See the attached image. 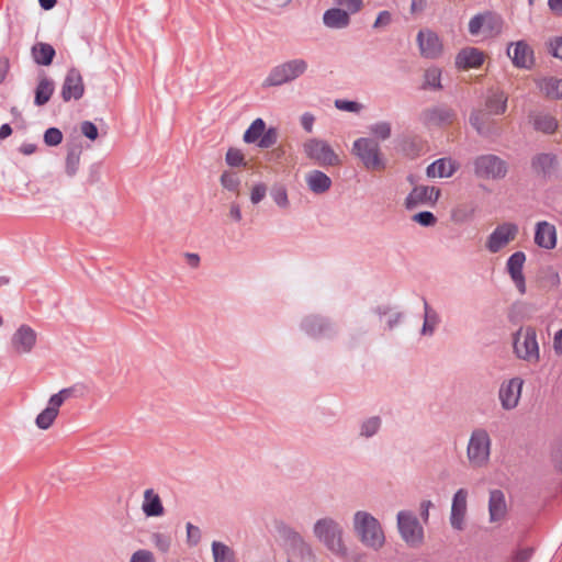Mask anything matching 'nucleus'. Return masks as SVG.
<instances>
[{"mask_svg": "<svg viewBox=\"0 0 562 562\" xmlns=\"http://www.w3.org/2000/svg\"><path fill=\"white\" fill-rule=\"evenodd\" d=\"M425 319L423 325L424 334H431L438 323L437 314L429 307L428 303L424 301Z\"/></svg>", "mask_w": 562, "mask_h": 562, "instance_id": "4c0bfd02", "label": "nucleus"}, {"mask_svg": "<svg viewBox=\"0 0 562 562\" xmlns=\"http://www.w3.org/2000/svg\"><path fill=\"white\" fill-rule=\"evenodd\" d=\"M413 220L423 226H432L436 224L437 220L431 212L424 211L415 214Z\"/></svg>", "mask_w": 562, "mask_h": 562, "instance_id": "de8ad7c7", "label": "nucleus"}, {"mask_svg": "<svg viewBox=\"0 0 562 562\" xmlns=\"http://www.w3.org/2000/svg\"><path fill=\"white\" fill-rule=\"evenodd\" d=\"M85 93V83L80 71L76 68H71L67 71L63 87L61 98L65 102L79 100Z\"/></svg>", "mask_w": 562, "mask_h": 562, "instance_id": "dca6fc26", "label": "nucleus"}, {"mask_svg": "<svg viewBox=\"0 0 562 562\" xmlns=\"http://www.w3.org/2000/svg\"><path fill=\"white\" fill-rule=\"evenodd\" d=\"M131 562H155L150 551L138 550L132 554Z\"/></svg>", "mask_w": 562, "mask_h": 562, "instance_id": "5fc2aeb1", "label": "nucleus"}, {"mask_svg": "<svg viewBox=\"0 0 562 562\" xmlns=\"http://www.w3.org/2000/svg\"><path fill=\"white\" fill-rule=\"evenodd\" d=\"M483 52L475 47H465L456 56V66L462 70L477 68L483 64Z\"/></svg>", "mask_w": 562, "mask_h": 562, "instance_id": "5701e85b", "label": "nucleus"}, {"mask_svg": "<svg viewBox=\"0 0 562 562\" xmlns=\"http://www.w3.org/2000/svg\"><path fill=\"white\" fill-rule=\"evenodd\" d=\"M12 134V128L9 124H3L0 127V139H4Z\"/></svg>", "mask_w": 562, "mask_h": 562, "instance_id": "338daca9", "label": "nucleus"}, {"mask_svg": "<svg viewBox=\"0 0 562 562\" xmlns=\"http://www.w3.org/2000/svg\"><path fill=\"white\" fill-rule=\"evenodd\" d=\"M277 138L278 133L274 128H269L268 131L265 130L263 134L259 139L258 145L261 148H269L277 143Z\"/></svg>", "mask_w": 562, "mask_h": 562, "instance_id": "37998d69", "label": "nucleus"}, {"mask_svg": "<svg viewBox=\"0 0 562 562\" xmlns=\"http://www.w3.org/2000/svg\"><path fill=\"white\" fill-rule=\"evenodd\" d=\"M325 25L328 27L340 29L349 23V14L341 9H329L323 16Z\"/></svg>", "mask_w": 562, "mask_h": 562, "instance_id": "7c9ffc66", "label": "nucleus"}, {"mask_svg": "<svg viewBox=\"0 0 562 562\" xmlns=\"http://www.w3.org/2000/svg\"><path fill=\"white\" fill-rule=\"evenodd\" d=\"M507 54L514 65L519 68H530L533 64V50L525 41L512 43L507 48Z\"/></svg>", "mask_w": 562, "mask_h": 562, "instance_id": "412c9836", "label": "nucleus"}, {"mask_svg": "<svg viewBox=\"0 0 562 562\" xmlns=\"http://www.w3.org/2000/svg\"><path fill=\"white\" fill-rule=\"evenodd\" d=\"M513 346L517 358L529 363H537L539 361V345L536 330L532 327L519 328L514 336Z\"/></svg>", "mask_w": 562, "mask_h": 562, "instance_id": "39448f33", "label": "nucleus"}, {"mask_svg": "<svg viewBox=\"0 0 562 562\" xmlns=\"http://www.w3.org/2000/svg\"><path fill=\"white\" fill-rule=\"evenodd\" d=\"M303 153L307 158L321 166H338L339 156L330 145L319 138H310L303 143Z\"/></svg>", "mask_w": 562, "mask_h": 562, "instance_id": "6e6552de", "label": "nucleus"}, {"mask_svg": "<svg viewBox=\"0 0 562 562\" xmlns=\"http://www.w3.org/2000/svg\"><path fill=\"white\" fill-rule=\"evenodd\" d=\"M537 85L544 97L552 100H562V78H542L538 80Z\"/></svg>", "mask_w": 562, "mask_h": 562, "instance_id": "cd10ccee", "label": "nucleus"}, {"mask_svg": "<svg viewBox=\"0 0 562 562\" xmlns=\"http://www.w3.org/2000/svg\"><path fill=\"white\" fill-rule=\"evenodd\" d=\"M390 22H391V13L389 11H382L379 13V15L374 22V27L387 25Z\"/></svg>", "mask_w": 562, "mask_h": 562, "instance_id": "bf43d9fd", "label": "nucleus"}, {"mask_svg": "<svg viewBox=\"0 0 562 562\" xmlns=\"http://www.w3.org/2000/svg\"><path fill=\"white\" fill-rule=\"evenodd\" d=\"M80 130L81 133L90 140H95L98 138V128L92 122H82L80 125Z\"/></svg>", "mask_w": 562, "mask_h": 562, "instance_id": "8fccbe9b", "label": "nucleus"}, {"mask_svg": "<svg viewBox=\"0 0 562 562\" xmlns=\"http://www.w3.org/2000/svg\"><path fill=\"white\" fill-rule=\"evenodd\" d=\"M335 105L337 109L348 112H359L362 109L361 104L346 100H336Z\"/></svg>", "mask_w": 562, "mask_h": 562, "instance_id": "603ef678", "label": "nucleus"}, {"mask_svg": "<svg viewBox=\"0 0 562 562\" xmlns=\"http://www.w3.org/2000/svg\"><path fill=\"white\" fill-rule=\"evenodd\" d=\"M352 153L361 160L368 170L380 171L385 168L380 146L372 138L361 137L355 140Z\"/></svg>", "mask_w": 562, "mask_h": 562, "instance_id": "0eeeda50", "label": "nucleus"}, {"mask_svg": "<svg viewBox=\"0 0 562 562\" xmlns=\"http://www.w3.org/2000/svg\"><path fill=\"white\" fill-rule=\"evenodd\" d=\"M229 216L233 221L239 222L241 220L240 207L236 203H232L229 206Z\"/></svg>", "mask_w": 562, "mask_h": 562, "instance_id": "680f3d73", "label": "nucleus"}, {"mask_svg": "<svg viewBox=\"0 0 562 562\" xmlns=\"http://www.w3.org/2000/svg\"><path fill=\"white\" fill-rule=\"evenodd\" d=\"M38 2L44 10H50L56 5L57 0H38Z\"/></svg>", "mask_w": 562, "mask_h": 562, "instance_id": "774afa93", "label": "nucleus"}, {"mask_svg": "<svg viewBox=\"0 0 562 562\" xmlns=\"http://www.w3.org/2000/svg\"><path fill=\"white\" fill-rule=\"evenodd\" d=\"M72 395V389H63L58 393L53 394L47 406L36 416L35 425L42 430L49 429L55 423L59 408Z\"/></svg>", "mask_w": 562, "mask_h": 562, "instance_id": "9d476101", "label": "nucleus"}, {"mask_svg": "<svg viewBox=\"0 0 562 562\" xmlns=\"http://www.w3.org/2000/svg\"><path fill=\"white\" fill-rule=\"evenodd\" d=\"M492 439L484 428H475L469 437L467 458L471 467L484 468L491 457Z\"/></svg>", "mask_w": 562, "mask_h": 562, "instance_id": "7ed1b4c3", "label": "nucleus"}, {"mask_svg": "<svg viewBox=\"0 0 562 562\" xmlns=\"http://www.w3.org/2000/svg\"><path fill=\"white\" fill-rule=\"evenodd\" d=\"M313 532L334 554L338 557L347 555V547L342 539V529L336 520L329 517L318 519L314 524Z\"/></svg>", "mask_w": 562, "mask_h": 562, "instance_id": "f03ea898", "label": "nucleus"}, {"mask_svg": "<svg viewBox=\"0 0 562 562\" xmlns=\"http://www.w3.org/2000/svg\"><path fill=\"white\" fill-rule=\"evenodd\" d=\"M305 181L310 190L317 194L326 192L331 186L330 178L319 170L310 171L305 177Z\"/></svg>", "mask_w": 562, "mask_h": 562, "instance_id": "c85d7f7f", "label": "nucleus"}, {"mask_svg": "<svg viewBox=\"0 0 562 562\" xmlns=\"http://www.w3.org/2000/svg\"><path fill=\"white\" fill-rule=\"evenodd\" d=\"M502 29V18L491 12L476 14L469 22V32L471 35H479L482 32L486 36L493 37L498 35Z\"/></svg>", "mask_w": 562, "mask_h": 562, "instance_id": "f8f14e48", "label": "nucleus"}, {"mask_svg": "<svg viewBox=\"0 0 562 562\" xmlns=\"http://www.w3.org/2000/svg\"><path fill=\"white\" fill-rule=\"evenodd\" d=\"M522 386L524 380L518 376L505 380L501 383L498 400L503 409L512 411L518 406Z\"/></svg>", "mask_w": 562, "mask_h": 562, "instance_id": "ddd939ff", "label": "nucleus"}, {"mask_svg": "<svg viewBox=\"0 0 562 562\" xmlns=\"http://www.w3.org/2000/svg\"><path fill=\"white\" fill-rule=\"evenodd\" d=\"M474 173L482 179H502L507 173L506 162L498 156L488 154L474 159Z\"/></svg>", "mask_w": 562, "mask_h": 562, "instance_id": "1a4fd4ad", "label": "nucleus"}, {"mask_svg": "<svg viewBox=\"0 0 562 562\" xmlns=\"http://www.w3.org/2000/svg\"><path fill=\"white\" fill-rule=\"evenodd\" d=\"M441 71L438 68H429L425 72V85L431 89H440Z\"/></svg>", "mask_w": 562, "mask_h": 562, "instance_id": "ea45409f", "label": "nucleus"}, {"mask_svg": "<svg viewBox=\"0 0 562 562\" xmlns=\"http://www.w3.org/2000/svg\"><path fill=\"white\" fill-rule=\"evenodd\" d=\"M440 196V190L436 187L416 186L405 199V206L414 209L422 204H435Z\"/></svg>", "mask_w": 562, "mask_h": 562, "instance_id": "a211bd4d", "label": "nucleus"}, {"mask_svg": "<svg viewBox=\"0 0 562 562\" xmlns=\"http://www.w3.org/2000/svg\"><path fill=\"white\" fill-rule=\"evenodd\" d=\"M558 243V233L554 224L541 221L535 227V244L546 250L555 248Z\"/></svg>", "mask_w": 562, "mask_h": 562, "instance_id": "aec40b11", "label": "nucleus"}, {"mask_svg": "<svg viewBox=\"0 0 562 562\" xmlns=\"http://www.w3.org/2000/svg\"><path fill=\"white\" fill-rule=\"evenodd\" d=\"M417 42L422 56L426 58L434 59L439 57L442 53L443 46L439 36L430 30L419 31Z\"/></svg>", "mask_w": 562, "mask_h": 562, "instance_id": "6ab92c4d", "label": "nucleus"}, {"mask_svg": "<svg viewBox=\"0 0 562 562\" xmlns=\"http://www.w3.org/2000/svg\"><path fill=\"white\" fill-rule=\"evenodd\" d=\"M370 133L379 139H387L391 136V125L387 122H379L370 126Z\"/></svg>", "mask_w": 562, "mask_h": 562, "instance_id": "a19ab883", "label": "nucleus"}, {"mask_svg": "<svg viewBox=\"0 0 562 562\" xmlns=\"http://www.w3.org/2000/svg\"><path fill=\"white\" fill-rule=\"evenodd\" d=\"M239 183V179L234 172L224 171L221 176V184L229 191L238 192Z\"/></svg>", "mask_w": 562, "mask_h": 562, "instance_id": "58836bf2", "label": "nucleus"}, {"mask_svg": "<svg viewBox=\"0 0 562 562\" xmlns=\"http://www.w3.org/2000/svg\"><path fill=\"white\" fill-rule=\"evenodd\" d=\"M55 90L54 81L47 77H42L35 88L34 103L37 106L46 104Z\"/></svg>", "mask_w": 562, "mask_h": 562, "instance_id": "c756f323", "label": "nucleus"}, {"mask_svg": "<svg viewBox=\"0 0 562 562\" xmlns=\"http://www.w3.org/2000/svg\"><path fill=\"white\" fill-rule=\"evenodd\" d=\"M470 122L481 135H487L491 132L490 119L486 113L479 112L473 114Z\"/></svg>", "mask_w": 562, "mask_h": 562, "instance_id": "e433bc0d", "label": "nucleus"}, {"mask_svg": "<svg viewBox=\"0 0 562 562\" xmlns=\"http://www.w3.org/2000/svg\"><path fill=\"white\" fill-rule=\"evenodd\" d=\"M490 114L501 115L507 109V97L503 92H496L491 95L486 102Z\"/></svg>", "mask_w": 562, "mask_h": 562, "instance_id": "473e14b6", "label": "nucleus"}, {"mask_svg": "<svg viewBox=\"0 0 562 562\" xmlns=\"http://www.w3.org/2000/svg\"><path fill=\"white\" fill-rule=\"evenodd\" d=\"M397 528L402 540L411 548H419L425 541V531L418 518L407 510L397 514Z\"/></svg>", "mask_w": 562, "mask_h": 562, "instance_id": "423d86ee", "label": "nucleus"}, {"mask_svg": "<svg viewBox=\"0 0 562 562\" xmlns=\"http://www.w3.org/2000/svg\"><path fill=\"white\" fill-rule=\"evenodd\" d=\"M535 127L543 133L552 134L558 127V122L551 115H539L535 120Z\"/></svg>", "mask_w": 562, "mask_h": 562, "instance_id": "c9c22d12", "label": "nucleus"}, {"mask_svg": "<svg viewBox=\"0 0 562 562\" xmlns=\"http://www.w3.org/2000/svg\"><path fill=\"white\" fill-rule=\"evenodd\" d=\"M432 506L430 501H424L420 504V516L423 521L426 524L429 519V508Z\"/></svg>", "mask_w": 562, "mask_h": 562, "instance_id": "052dcab7", "label": "nucleus"}, {"mask_svg": "<svg viewBox=\"0 0 562 562\" xmlns=\"http://www.w3.org/2000/svg\"><path fill=\"white\" fill-rule=\"evenodd\" d=\"M186 257H187L188 263L191 267L196 268L199 266V263H200L199 255H196V254H187Z\"/></svg>", "mask_w": 562, "mask_h": 562, "instance_id": "69168bd1", "label": "nucleus"}, {"mask_svg": "<svg viewBox=\"0 0 562 562\" xmlns=\"http://www.w3.org/2000/svg\"><path fill=\"white\" fill-rule=\"evenodd\" d=\"M187 536H188V540L189 542H191L192 544H196L200 540V529L192 525L191 522H188L187 524Z\"/></svg>", "mask_w": 562, "mask_h": 562, "instance_id": "6e6d98bb", "label": "nucleus"}, {"mask_svg": "<svg viewBox=\"0 0 562 562\" xmlns=\"http://www.w3.org/2000/svg\"><path fill=\"white\" fill-rule=\"evenodd\" d=\"M266 130V123L262 119H256L244 134V140L248 144L260 139Z\"/></svg>", "mask_w": 562, "mask_h": 562, "instance_id": "f704fd0d", "label": "nucleus"}, {"mask_svg": "<svg viewBox=\"0 0 562 562\" xmlns=\"http://www.w3.org/2000/svg\"><path fill=\"white\" fill-rule=\"evenodd\" d=\"M558 166L555 155L549 153H541L536 155L531 160L532 170L540 176H550Z\"/></svg>", "mask_w": 562, "mask_h": 562, "instance_id": "a878e982", "label": "nucleus"}, {"mask_svg": "<svg viewBox=\"0 0 562 562\" xmlns=\"http://www.w3.org/2000/svg\"><path fill=\"white\" fill-rule=\"evenodd\" d=\"M32 56L36 64L48 66L54 59L55 49L49 44L37 43L32 47Z\"/></svg>", "mask_w": 562, "mask_h": 562, "instance_id": "2f4dec72", "label": "nucleus"}, {"mask_svg": "<svg viewBox=\"0 0 562 562\" xmlns=\"http://www.w3.org/2000/svg\"><path fill=\"white\" fill-rule=\"evenodd\" d=\"M518 232V225L512 222H505L497 225L486 239V249L492 254L501 251L509 243L516 239Z\"/></svg>", "mask_w": 562, "mask_h": 562, "instance_id": "9b49d317", "label": "nucleus"}, {"mask_svg": "<svg viewBox=\"0 0 562 562\" xmlns=\"http://www.w3.org/2000/svg\"><path fill=\"white\" fill-rule=\"evenodd\" d=\"M271 195L276 204L280 207L286 209L289 206L288 193L283 187L273 189Z\"/></svg>", "mask_w": 562, "mask_h": 562, "instance_id": "a18cd8bd", "label": "nucleus"}, {"mask_svg": "<svg viewBox=\"0 0 562 562\" xmlns=\"http://www.w3.org/2000/svg\"><path fill=\"white\" fill-rule=\"evenodd\" d=\"M155 546L162 552H166L170 547V538L162 533H155L153 536Z\"/></svg>", "mask_w": 562, "mask_h": 562, "instance_id": "864d4df0", "label": "nucleus"}, {"mask_svg": "<svg viewBox=\"0 0 562 562\" xmlns=\"http://www.w3.org/2000/svg\"><path fill=\"white\" fill-rule=\"evenodd\" d=\"M212 553L214 562H235L234 551L223 542L213 541Z\"/></svg>", "mask_w": 562, "mask_h": 562, "instance_id": "72a5a7b5", "label": "nucleus"}, {"mask_svg": "<svg viewBox=\"0 0 562 562\" xmlns=\"http://www.w3.org/2000/svg\"><path fill=\"white\" fill-rule=\"evenodd\" d=\"M308 68L306 60L295 58L284 61L271 69L267 78L263 80L265 88L278 87L301 77Z\"/></svg>", "mask_w": 562, "mask_h": 562, "instance_id": "20e7f679", "label": "nucleus"}, {"mask_svg": "<svg viewBox=\"0 0 562 562\" xmlns=\"http://www.w3.org/2000/svg\"><path fill=\"white\" fill-rule=\"evenodd\" d=\"M353 528L360 541L373 549L379 550L385 542V536L378 519L367 512H357L353 516Z\"/></svg>", "mask_w": 562, "mask_h": 562, "instance_id": "f257e3e1", "label": "nucleus"}, {"mask_svg": "<svg viewBox=\"0 0 562 562\" xmlns=\"http://www.w3.org/2000/svg\"><path fill=\"white\" fill-rule=\"evenodd\" d=\"M267 193V187L263 183H257L252 187L250 192V200L254 204H258L263 200Z\"/></svg>", "mask_w": 562, "mask_h": 562, "instance_id": "09e8293b", "label": "nucleus"}, {"mask_svg": "<svg viewBox=\"0 0 562 562\" xmlns=\"http://www.w3.org/2000/svg\"><path fill=\"white\" fill-rule=\"evenodd\" d=\"M488 514L491 522H501L507 515V504L505 495L499 490H493L490 493Z\"/></svg>", "mask_w": 562, "mask_h": 562, "instance_id": "b1692460", "label": "nucleus"}, {"mask_svg": "<svg viewBox=\"0 0 562 562\" xmlns=\"http://www.w3.org/2000/svg\"><path fill=\"white\" fill-rule=\"evenodd\" d=\"M468 491L459 488L452 498L450 524L456 530H463L468 510Z\"/></svg>", "mask_w": 562, "mask_h": 562, "instance_id": "f3484780", "label": "nucleus"}, {"mask_svg": "<svg viewBox=\"0 0 562 562\" xmlns=\"http://www.w3.org/2000/svg\"><path fill=\"white\" fill-rule=\"evenodd\" d=\"M548 4L553 13L562 15V0H549Z\"/></svg>", "mask_w": 562, "mask_h": 562, "instance_id": "0e129e2a", "label": "nucleus"}, {"mask_svg": "<svg viewBox=\"0 0 562 562\" xmlns=\"http://www.w3.org/2000/svg\"><path fill=\"white\" fill-rule=\"evenodd\" d=\"M458 168L459 165L456 160L451 158H440L430 164L426 172L429 178H449Z\"/></svg>", "mask_w": 562, "mask_h": 562, "instance_id": "393cba45", "label": "nucleus"}, {"mask_svg": "<svg viewBox=\"0 0 562 562\" xmlns=\"http://www.w3.org/2000/svg\"><path fill=\"white\" fill-rule=\"evenodd\" d=\"M379 427H380V419L378 417L369 418L368 420H366L362 424L361 435H363L366 437H370L376 432Z\"/></svg>", "mask_w": 562, "mask_h": 562, "instance_id": "49530a36", "label": "nucleus"}, {"mask_svg": "<svg viewBox=\"0 0 562 562\" xmlns=\"http://www.w3.org/2000/svg\"><path fill=\"white\" fill-rule=\"evenodd\" d=\"M142 509L147 517H157L164 514L160 496L151 488L144 492Z\"/></svg>", "mask_w": 562, "mask_h": 562, "instance_id": "bb28decb", "label": "nucleus"}, {"mask_svg": "<svg viewBox=\"0 0 562 562\" xmlns=\"http://www.w3.org/2000/svg\"><path fill=\"white\" fill-rule=\"evenodd\" d=\"M9 67V60L7 58H0V83L5 79Z\"/></svg>", "mask_w": 562, "mask_h": 562, "instance_id": "e2e57ef3", "label": "nucleus"}, {"mask_svg": "<svg viewBox=\"0 0 562 562\" xmlns=\"http://www.w3.org/2000/svg\"><path fill=\"white\" fill-rule=\"evenodd\" d=\"M37 340L36 331L29 325H21L11 338V347L16 355L30 353Z\"/></svg>", "mask_w": 562, "mask_h": 562, "instance_id": "4468645a", "label": "nucleus"}, {"mask_svg": "<svg viewBox=\"0 0 562 562\" xmlns=\"http://www.w3.org/2000/svg\"><path fill=\"white\" fill-rule=\"evenodd\" d=\"M454 120L456 113L447 106L428 109L422 114V121L428 128L446 127L452 125Z\"/></svg>", "mask_w": 562, "mask_h": 562, "instance_id": "2eb2a0df", "label": "nucleus"}, {"mask_svg": "<svg viewBox=\"0 0 562 562\" xmlns=\"http://www.w3.org/2000/svg\"><path fill=\"white\" fill-rule=\"evenodd\" d=\"M525 261L526 255L522 251L514 252L507 260L508 272L520 294L526 292L525 277L522 274Z\"/></svg>", "mask_w": 562, "mask_h": 562, "instance_id": "4be33fe9", "label": "nucleus"}, {"mask_svg": "<svg viewBox=\"0 0 562 562\" xmlns=\"http://www.w3.org/2000/svg\"><path fill=\"white\" fill-rule=\"evenodd\" d=\"M225 160L232 167L246 166L245 156L237 148H229L226 153Z\"/></svg>", "mask_w": 562, "mask_h": 562, "instance_id": "79ce46f5", "label": "nucleus"}, {"mask_svg": "<svg viewBox=\"0 0 562 562\" xmlns=\"http://www.w3.org/2000/svg\"><path fill=\"white\" fill-rule=\"evenodd\" d=\"M548 45L550 53L562 60V36L551 38Z\"/></svg>", "mask_w": 562, "mask_h": 562, "instance_id": "3c124183", "label": "nucleus"}, {"mask_svg": "<svg viewBox=\"0 0 562 562\" xmlns=\"http://www.w3.org/2000/svg\"><path fill=\"white\" fill-rule=\"evenodd\" d=\"M337 3L348 9L350 12H357L362 5V0H337Z\"/></svg>", "mask_w": 562, "mask_h": 562, "instance_id": "4d7b16f0", "label": "nucleus"}, {"mask_svg": "<svg viewBox=\"0 0 562 562\" xmlns=\"http://www.w3.org/2000/svg\"><path fill=\"white\" fill-rule=\"evenodd\" d=\"M314 121H315V117L313 114L311 113H304L302 116H301V124L303 126V128L311 133L312 130H313V125H314Z\"/></svg>", "mask_w": 562, "mask_h": 562, "instance_id": "13d9d810", "label": "nucleus"}, {"mask_svg": "<svg viewBox=\"0 0 562 562\" xmlns=\"http://www.w3.org/2000/svg\"><path fill=\"white\" fill-rule=\"evenodd\" d=\"M63 140V134L56 127L48 128L44 134V142L48 146H57Z\"/></svg>", "mask_w": 562, "mask_h": 562, "instance_id": "c03bdc74", "label": "nucleus"}]
</instances>
